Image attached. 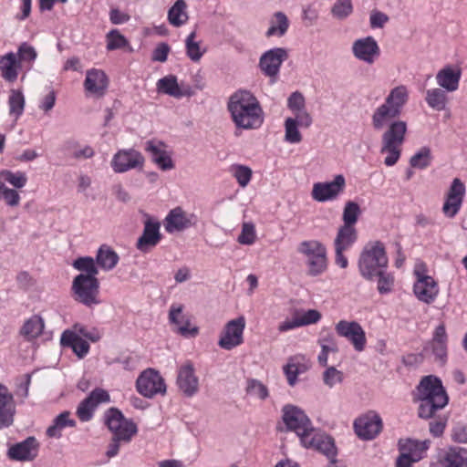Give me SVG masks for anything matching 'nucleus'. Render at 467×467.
Here are the masks:
<instances>
[{
	"label": "nucleus",
	"mask_w": 467,
	"mask_h": 467,
	"mask_svg": "<svg viewBox=\"0 0 467 467\" xmlns=\"http://www.w3.org/2000/svg\"><path fill=\"white\" fill-rule=\"evenodd\" d=\"M400 114L382 103L374 111L371 116V123L376 130H381L387 128L381 136V153H387L384 160L386 166L395 165L401 154V146L405 141L408 130L406 121L395 119Z\"/></svg>",
	"instance_id": "f257e3e1"
},
{
	"label": "nucleus",
	"mask_w": 467,
	"mask_h": 467,
	"mask_svg": "<svg viewBox=\"0 0 467 467\" xmlns=\"http://www.w3.org/2000/svg\"><path fill=\"white\" fill-rule=\"evenodd\" d=\"M227 109L237 129L256 130L265 120V113L258 99L249 90L239 89L228 99Z\"/></svg>",
	"instance_id": "f03ea898"
},
{
	"label": "nucleus",
	"mask_w": 467,
	"mask_h": 467,
	"mask_svg": "<svg viewBox=\"0 0 467 467\" xmlns=\"http://www.w3.org/2000/svg\"><path fill=\"white\" fill-rule=\"evenodd\" d=\"M416 396L420 401L418 414L422 419L432 418L436 411L443 409L449 401L441 380L432 375L422 378L417 387Z\"/></svg>",
	"instance_id": "7ed1b4c3"
},
{
	"label": "nucleus",
	"mask_w": 467,
	"mask_h": 467,
	"mask_svg": "<svg viewBox=\"0 0 467 467\" xmlns=\"http://www.w3.org/2000/svg\"><path fill=\"white\" fill-rule=\"evenodd\" d=\"M388 256L384 244L379 241L368 243L358 258V266L360 275L373 280L379 272L388 267Z\"/></svg>",
	"instance_id": "20e7f679"
},
{
	"label": "nucleus",
	"mask_w": 467,
	"mask_h": 467,
	"mask_svg": "<svg viewBox=\"0 0 467 467\" xmlns=\"http://www.w3.org/2000/svg\"><path fill=\"white\" fill-rule=\"evenodd\" d=\"M283 421L288 431H294L301 443H308L307 437L316 428L303 410L297 406L287 404L283 407Z\"/></svg>",
	"instance_id": "39448f33"
},
{
	"label": "nucleus",
	"mask_w": 467,
	"mask_h": 467,
	"mask_svg": "<svg viewBox=\"0 0 467 467\" xmlns=\"http://www.w3.org/2000/svg\"><path fill=\"white\" fill-rule=\"evenodd\" d=\"M72 292L75 300L88 307H93L101 303L99 299V281L97 277L78 275L72 282Z\"/></svg>",
	"instance_id": "423d86ee"
},
{
	"label": "nucleus",
	"mask_w": 467,
	"mask_h": 467,
	"mask_svg": "<svg viewBox=\"0 0 467 467\" xmlns=\"http://www.w3.org/2000/svg\"><path fill=\"white\" fill-rule=\"evenodd\" d=\"M298 253L306 257L308 273L317 276L326 271L327 266V249L317 240L304 241L299 244Z\"/></svg>",
	"instance_id": "0eeeda50"
},
{
	"label": "nucleus",
	"mask_w": 467,
	"mask_h": 467,
	"mask_svg": "<svg viewBox=\"0 0 467 467\" xmlns=\"http://www.w3.org/2000/svg\"><path fill=\"white\" fill-rule=\"evenodd\" d=\"M104 420L113 438L122 440L125 443L130 442L138 431L137 425L131 420L126 419L116 408L109 409L104 414Z\"/></svg>",
	"instance_id": "6e6552de"
},
{
	"label": "nucleus",
	"mask_w": 467,
	"mask_h": 467,
	"mask_svg": "<svg viewBox=\"0 0 467 467\" xmlns=\"http://www.w3.org/2000/svg\"><path fill=\"white\" fill-rule=\"evenodd\" d=\"M416 281L413 285V293L421 302L430 305L432 304L439 295V285L434 278L424 273L422 265H416L414 269Z\"/></svg>",
	"instance_id": "1a4fd4ad"
},
{
	"label": "nucleus",
	"mask_w": 467,
	"mask_h": 467,
	"mask_svg": "<svg viewBox=\"0 0 467 467\" xmlns=\"http://www.w3.org/2000/svg\"><path fill=\"white\" fill-rule=\"evenodd\" d=\"M465 193L466 188L464 183L459 178H454L444 195V202L441 207V212L446 218L453 219L459 213Z\"/></svg>",
	"instance_id": "9d476101"
},
{
	"label": "nucleus",
	"mask_w": 467,
	"mask_h": 467,
	"mask_svg": "<svg viewBox=\"0 0 467 467\" xmlns=\"http://www.w3.org/2000/svg\"><path fill=\"white\" fill-rule=\"evenodd\" d=\"M136 388L138 392L146 398H152L157 394L162 395L166 392L164 379L153 368H148L139 376Z\"/></svg>",
	"instance_id": "9b49d317"
},
{
	"label": "nucleus",
	"mask_w": 467,
	"mask_h": 467,
	"mask_svg": "<svg viewBox=\"0 0 467 467\" xmlns=\"http://www.w3.org/2000/svg\"><path fill=\"white\" fill-rule=\"evenodd\" d=\"M145 159L134 149L119 150L112 157L110 166L116 173H124L130 170L141 169Z\"/></svg>",
	"instance_id": "f8f14e48"
},
{
	"label": "nucleus",
	"mask_w": 467,
	"mask_h": 467,
	"mask_svg": "<svg viewBox=\"0 0 467 467\" xmlns=\"http://www.w3.org/2000/svg\"><path fill=\"white\" fill-rule=\"evenodd\" d=\"M345 187L346 180L343 175L338 174L332 182L314 183L311 196L319 202L334 201L344 192Z\"/></svg>",
	"instance_id": "ddd939ff"
},
{
	"label": "nucleus",
	"mask_w": 467,
	"mask_h": 467,
	"mask_svg": "<svg viewBox=\"0 0 467 467\" xmlns=\"http://www.w3.org/2000/svg\"><path fill=\"white\" fill-rule=\"evenodd\" d=\"M335 329L338 336L347 338L353 345L355 350L361 352L365 349L366 333L358 322L340 320L336 324Z\"/></svg>",
	"instance_id": "4468645a"
},
{
	"label": "nucleus",
	"mask_w": 467,
	"mask_h": 467,
	"mask_svg": "<svg viewBox=\"0 0 467 467\" xmlns=\"http://www.w3.org/2000/svg\"><path fill=\"white\" fill-rule=\"evenodd\" d=\"M245 327V319L239 317L229 321L222 332L218 345L226 350H230L243 343V334Z\"/></svg>",
	"instance_id": "2eb2a0df"
},
{
	"label": "nucleus",
	"mask_w": 467,
	"mask_h": 467,
	"mask_svg": "<svg viewBox=\"0 0 467 467\" xmlns=\"http://www.w3.org/2000/svg\"><path fill=\"white\" fill-rule=\"evenodd\" d=\"M353 56L359 61L372 65L380 55V48L373 36L356 39L351 47Z\"/></svg>",
	"instance_id": "dca6fc26"
},
{
	"label": "nucleus",
	"mask_w": 467,
	"mask_h": 467,
	"mask_svg": "<svg viewBox=\"0 0 467 467\" xmlns=\"http://www.w3.org/2000/svg\"><path fill=\"white\" fill-rule=\"evenodd\" d=\"M354 430L358 438L365 441L373 440L382 430L381 418L370 411L354 421Z\"/></svg>",
	"instance_id": "f3484780"
},
{
	"label": "nucleus",
	"mask_w": 467,
	"mask_h": 467,
	"mask_svg": "<svg viewBox=\"0 0 467 467\" xmlns=\"http://www.w3.org/2000/svg\"><path fill=\"white\" fill-rule=\"evenodd\" d=\"M288 57V52L284 47H275L265 51L260 57L259 67L262 72L269 78H276L282 63Z\"/></svg>",
	"instance_id": "a211bd4d"
},
{
	"label": "nucleus",
	"mask_w": 467,
	"mask_h": 467,
	"mask_svg": "<svg viewBox=\"0 0 467 467\" xmlns=\"http://www.w3.org/2000/svg\"><path fill=\"white\" fill-rule=\"evenodd\" d=\"M176 383L186 397H192L199 391V379L192 361L187 360L178 368Z\"/></svg>",
	"instance_id": "6ab92c4d"
},
{
	"label": "nucleus",
	"mask_w": 467,
	"mask_h": 467,
	"mask_svg": "<svg viewBox=\"0 0 467 467\" xmlns=\"http://www.w3.org/2000/svg\"><path fill=\"white\" fill-rule=\"evenodd\" d=\"M109 401V393L103 389H95L90 392V394L84 399L77 408L76 414L78 419L83 421H89L94 414L96 408L100 403H105Z\"/></svg>",
	"instance_id": "aec40b11"
},
{
	"label": "nucleus",
	"mask_w": 467,
	"mask_h": 467,
	"mask_svg": "<svg viewBox=\"0 0 467 467\" xmlns=\"http://www.w3.org/2000/svg\"><path fill=\"white\" fill-rule=\"evenodd\" d=\"M183 305L173 303L169 310V321L175 327L174 330L183 337H196L199 329L197 327H192L191 320L187 315L183 313Z\"/></svg>",
	"instance_id": "412c9836"
},
{
	"label": "nucleus",
	"mask_w": 467,
	"mask_h": 467,
	"mask_svg": "<svg viewBox=\"0 0 467 467\" xmlns=\"http://www.w3.org/2000/svg\"><path fill=\"white\" fill-rule=\"evenodd\" d=\"M197 222L198 218L193 213H187L181 207H176L166 216L164 227L166 232L172 234L194 226Z\"/></svg>",
	"instance_id": "4be33fe9"
},
{
	"label": "nucleus",
	"mask_w": 467,
	"mask_h": 467,
	"mask_svg": "<svg viewBox=\"0 0 467 467\" xmlns=\"http://www.w3.org/2000/svg\"><path fill=\"white\" fill-rule=\"evenodd\" d=\"M83 86L87 96L101 98L107 91L109 79L103 70L91 68L86 72Z\"/></svg>",
	"instance_id": "5701e85b"
},
{
	"label": "nucleus",
	"mask_w": 467,
	"mask_h": 467,
	"mask_svg": "<svg viewBox=\"0 0 467 467\" xmlns=\"http://www.w3.org/2000/svg\"><path fill=\"white\" fill-rule=\"evenodd\" d=\"M144 150L150 153L152 162L161 171H171L175 167L171 155L166 150L164 142L158 140H147Z\"/></svg>",
	"instance_id": "b1692460"
},
{
	"label": "nucleus",
	"mask_w": 467,
	"mask_h": 467,
	"mask_svg": "<svg viewBox=\"0 0 467 467\" xmlns=\"http://www.w3.org/2000/svg\"><path fill=\"white\" fill-rule=\"evenodd\" d=\"M307 440L309 441V444L301 443L304 447L315 449L325 454L329 460L336 458L337 449L331 437L315 429L314 431L308 435Z\"/></svg>",
	"instance_id": "393cba45"
},
{
	"label": "nucleus",
	"mask_w": 467,
	"mask_h": 467,
	"mask_svg": "<svg viewBox=\"0 0 467 467\" xmlns=\"http://www.w3.org/2000/svg\"><path fill=\"white\" fill-rule=\"evenodd\" d=\"M16 414V401L8 388L0 384V430L11 426Z\"/></svg>",
	"instance_id": "a878e982"
},
{
	"label": "nucleus",
	"mask_w": 467,
	"mask_h": 467,
	"mask_svg": "<svg viewBox=\"0 0 467 467\" xmlns=\"http://www.w3.org/2000/svg\"><path fill=\"white\" fill-rule=\"evenodd\" d=\"M156 88L159 93L169 95L175 99L191 97L192 95L191 87L180 86L177 77L174 75H167L160 78L156 83Z\"/></svg>",
	"instance_id": "bb28decb"
},
{
	"label": "nucleus",
	"mask_w": 467,
	"mask_h": 467,
	"mask_svg": "<svg viewBox=\"0 0 467 467\" xmlns=\"http://www.w3.org/2000/svg\"><path fill=\"white\" fill-rule=\"evenodd\" d=\"M430 467H467V450L451 447L437 462L431 463Z\"/></svg>",
	"instance_id": "cd10ccee"
},
{
	"label": "nucleus",
	"mask_w": 467,
	"mask_h": 467,
	"mask_svg": "<svg viewBox=\"0 0 467 467\" xmlns=\"http://www.w3.org/2000/svg\"><path fill=\"white\" fill-rule=\"evenodd\" d=\"M448 335L444 324H440L434 330L428 348H431L435 359L444 364L447 359Z\"/></svg>",
	"instance_id": "c85d7f7f"
},
{
	"label": "nucleus",
	"mask_w": 467,
	"mask_h": 467,
	"mask_svg": "<svg viewBox=\"0 0 467 467\" xmlns=\"http://www.w3.org/2000/svg\"><path fill=\"white\" fill-rule=\"evenodd\" d=\"M462 71L457 67L447 66L436 74L439 87L447 92H454L459 88Z\"/></svg>",
	"instance_id": "c756f323"
},
{
	"label": "nucleus",
	"mask_w": 467,
	"mask_h": 467,
	"mask_svg": "<svg viewBox=\"0 0 467 467\" xmlns=\"http://www.w3.org/2000/svg\"><path fill=\"white\" fill-rule=\"evenodd\" d=\"M160 240V223L147 221L144 225L143 233L138 239L136 246L140 251L147 253L156 246Z\"/></svg>",
	"instance_id": "7c9ffc66"
},
{
	"label": "nucleus",
	"mask_w": 467,
	"mask_h": 467,
	"mask_svg": "<svg viewBox=\"0 0 467 467\" xmlns=\"http://www.w3.org/2000/svg\"><path fill=\"white\" fill-rule=\"evenodd\" d=\"M38 443L34 437H29L24 441L13 445L8 451L11 459L18 461H31L37 455Z\"/></svg>",
	"instance_id": "2f4dec72"
},
{
	"label": "nucleus",
	"mask_w": 467,
	"mask_h": 467,
	"mask_svg": "<svg viewBox=\"0 0 467 467\" xmlns=\"http://www.w3.org/2000/svg\"><path fill=\"white\" fill-rule=\"evenodd\" d=\"M429 441H417L412 439L400 440L399 441V449L401 453L407 455L412 461L419 462L424 458L429 449Z\"/></svg>",
	"instance_id": "473e14b6"
},
{
	"label": "nucleus",
	"mask_w": 467,
	"mask_h": 467,
	"mask_svg": "<svg viewBox=\"0 0 467 467\" xmlns=\"http://www.w3.org/2000/svg\"><path fill=\"white\" fill-rule=\"evenodd\" d=\"M22 68L14 52H8L0 57V74L7 82H15L18 77V70Z\"/></svg>",
	"instance_id": "72a5a7b5"
},
{
	"label": "nucleus",
	"mask_w": 467,
	"mask_h": 467,
	"mask_svg": "<svg viewBox=\"0 0 467 467\" xmlns=\"http://www.w3.org/2000/svg\"><path fill=\"white\" fill-rule=\"evenodd\" d=\"M61 345L70 347L73 352L80 358L89 351V344L76 332L67 330L60 338Z\"/></svg>",
	"instance_id": "f704fd0d"
},
{
	"label": "nucleus",
	"mask_w": 467,
	"mask_h": 467,
	"mask_svg": "<svg viewBox=\"0 0 467 467\" xmlns=\"http://www.w3.org/2000/svg\"><path fill=\"white\" fill-rule=\"evenodd\" d=\"M44 328V318L39 315H33L25 320L19 333L27 341H32L42 335Z\"/></svg>",
	"instance_id": "c9c22d12"
},
{
	"label": "nucleus",
	"mask_w": 467,
	"mask_h": 467,
	"mask_svg": "<svg viewBox=\"0 0 467 467\" xmlns=\"http://www.w3.org/2000/svg\"><path fill=\"white\" fill-rule=\"evenodd\" d=\"M317 343L321 348V351L317 357L318 363L322 367H327L328 355L330 353L336 354L338 352V346L336 337L333 333L327 331V333L321 334Z\"/></svg>",
	"instance_id": "e433bc0d"
},
{
	"label": "nucleus",
	"mask_w": 467,
	"mask_h": 467,
	"mask_svg": "<svg viewBox=\"0 0 467 467\" xmlns=\"http://www.w3.org/2000/svg\"><path fill=\"white\" fill-rule=\"evenodd\" d=\"M289 26V19L284 12H275L269 19V27L265 32V36L282 37L287 33Z\"/></svg>",
	"instance_id": "4c0bfd02"
},
{
	"label": "nucleus",
	"mask_w": 467,
	"mask_h": 467,
	"mask_svg": "<svg viewBox=\"0 0 467 467\" xmlns=\"http://www.w3.org/2000/svg\"><path fill=\"white\" fill-rule=\"evenodd\" d=\"M409 100V90L404 85L393 88L385 98L384 103L401 114L404 106Z\"/></svg>",
	"instance_id": "58836bf2"
},
{
	"label": "nucleus",
	"mask_w": 467,
	"mask_h": 467,
	"mask_svg": "<svg viewBox=\"0 0 467 467\" xmlns=\"http://www.w3.org/2000/svg\"><path fill=\"white\" fill-rule=\"evenodd\" d=\"M76 425V420L70 418V412L65 410L53 420V423L47 429V435L51 438L59 439L65 428H74Z\"/></svg>",
	"instance_id": "ea45409f"
},
{
	"label": "nucleus",
	"mask_w": 467,
	"mask_h": 467,
	"mask_svg": "<svg viewBox=\"0 0 467 467\" xmlns=\"http://www.w3.org/2000/svg\"><path fill=\"white\" fill-rule=\"evenodd\" d=\"M119 260L118 254L108 245H101L96 254L97 265L104 271L112 270Z\"/></svg>",
	"instance_id": "a19ab883"
},
{
	"label": "nucleus",
	"mask_w": 467,
	"mask_h": 467,
	"mask_svg": "<svg viewBox=\"0 0 467 467\" xmlns=\"http://www.w3.org/2000/svg\"><path fill=\"white\" fill-rule=\"evenodd\" d=\"M358 240V231L355 226L341 225L334 240V246L349 249Z\"/></svg>",
	"instance_id": "79ce46f5"
},
{
	"label": "nucleus",
	"mask_w": 467,
	"mask_h": 467,
	"mask_svg": "<svg viewBox=\"0 0 467 467\" xmlns=\"http://www.w3.org/2000/svg\"><path fill=\"white\" fill-rule=\"evenodd\" d=\"M446 92L441 88L428 89L425 97L426 103L432 109L437 111L444 110L448 102Z\"/></svg>",
	"instance_id": "37998d69"
},
{
	"label": "nucleus",
	"mask_w": 467,
	"mask_h": 467,
	"mask_svg": "<svg viewBox=\"0 0 467 467\" xmlns=\"http://www.w3.org/2000/svg\"><path fill=\"white\" fill-rule=\"evenodd\" d=\"M186 3L184 0H176L174 5L168 11L169 23L176 27L182 26L188 20L186 12Z\"/></svg>",
	"instance_id": "c03bdc74"
},
{
	"label": "nucleus",
	"mask_w": 467,
	"mask_h": 467,
	"mask_svg": "<svg viewBox=\"0 0 467 467\" xmlns=\"http://www.w3.org/2000/svg\"><path fill=\"white\" fill-rule=\"evenodd\" d=\"M9 115L16 120L24 113L26 99L20 89H11L8 97Z\"/></svg>",
	"instance_id": "a18cd8bd"
},
{
	"label": "nucleus",
	"mask_w": 467,
	"mask_h": 467,
	"mask_svg": "<svg viewBox=\"0 0 467 467\" xmlns=\"http://www.w3.org/2000/svg\"><path fill=\"white\" fill-rule=\"evenodd\" d=\"M300 357H292L284 367V373L290 386H295L297 381V376L306 370V367L300 363Z\"/></svg>",
	"instance_id": "49530a36"
},
{
	"label": "nucleus",
	"mask_w": 467,
	"mask_h": 467,
	"mask_svg": "<svg viewBox=\"0 0 467 467\" xmlns=\"http://www.w3.org/2000/svg\"><path fill=\"white\" fill-rule=\"evenodd\" d=\"M0 182L3 184L9 183L16 189H21L27 182V176L24 171H12L10 170H3L0 171Z\"/></svg>",
	"instance_id": "de8ad7c7"
},
{
	"label": "nucleus",
	"mask_w": 467,
	"mask_h": 467,
	"mask_svg": "<svg viewBox=\"0 0 467 467\" xmlns=\"http://www.w3.org/2000/svg\"><path fill=\"white\" fill-rule=\"evenodd\" d=\"M72 266L84 274V276L97 277L99 274L97 262L90 256L77 258L74 260Z\"/></svg>",
	"instance_id": "09e8293b"
},
{
	"label": "nucleus",
	"mask_w": 467,
	"mask_h": 467,
	"mask_svg": "<svg viewBox=\"0 0 467 467\" xmlns=\"http://www.w3.org/2000/svg\"><path fill=\"white\" fill-rule=\"evenodd\" d=\"M16 55L22 67H26L27 69L32 67L33 63L37 57L35 47L26 42L22 43L18 47L17 53H16Z\"/></svg>",
	"instance_id": "8fccbe9b"
},
{
	"label": "nucleus",
	"mask_w": 467,
	"mask_h": 467,
	"mask_svg": "<svg viewBox=\"0 0 467 467\" xmlns=\"http://www.w3.org/2000/svg\"><path fill=\"white\" fill-rule=\"evenodd\" d=\"M432 156L429 147H422L415 152L410 159V165L412 168L423 170L431 163Z\"/></svg>",
	"instance_id": "3c124183"
},
{
	"label": "nucleus",
	"mask_w": 467,
	"mask_h": 467,
	"mask_svg": "<svg viewBox=\"0 0 467 467\" xmlns=\"http://www.w3.org/2000/svg\"><path fill=\"white\" fill-rule=\"evenodd\" d=\"M230 172L242 188H244L249 184L253 175L252 170L248 166L242 164L232 165L230 167Z\"/></svg>",
	"instance_id": "603ef678"
},
{
	"label": "nucleus",
	"mask_w": 467,
	"mask_h": 467,
	"mask_svg": "<svg viewBox=\"0 0 467 467\" xmlns=\"http://www.w3.org/2000/svg\"><path fill=\"white\" fill-rule=\"evenodd\" d=\"M353 13L351 0H337L331 7V15L337 20H345Z\"/></svg>",
	"instance_id": "864d4df0"
},
{
	"label": "nucleus",
	"mask_w": 467,
	"mask_h": 467,
	"mask_svg": "<svg viewBox=\"0 0 467 467\" xmlns=\"http://www.w3.org/2000/svg\"><path fill=\"white\" fill-rule=\"evenodd\" d=\"M361 213L359 205L352 201L347 202L343 210V225L355 226Z\"/></svg>",
	"instance_id": "5fc2aeb1"
},
{
	"label": "nucleus",
	"mask_w": 467,
	"mask_h": 467,
	"mask_svg": "<svg viewBox=\"0 0 467 467\" xmlns=\"http://www.w3.org/2000/svg\"><path fill=\"white\" fill-rule=\"evenodd\" d=\"M285 140L286 142L296 144L302 141V135L299 131V126L292 120V118H286L284 123Z\"/></svg>",
	"instance_id": "6e6d98bb"
},
{
	"label": "nucleus",
	"mask_w": 467,
	"mask_h": 467,
	"mask_svg": "<svg viewBox=\"0 0 467 467\" xmlns=\"http://www.w3.org/2000/svg\"><path fill=\"white\" fill-rule=\"evenodd\" d=\"M196 32L192 31L185 40L186 54L194 62L201 59L203 52L201 51L200 43L195 41Z\"/></svg>",
	"instance_id": "4d7b16f0"
},
{
	"label": "nucleus",
	"mask_w": 467,
	"mask_h": 467,
	"mask_svg": "<svg viewBox=\"0 0 467 467\" xmlns=\"http://www.w3.org/2000/svg\"><path fill=\"white\" fill-rule=\"evenodd\" d=\"M246 392L248 395L263 400H265L269 395L266 386L254 379L247 380Z\"/></svg>",
	"instance_id": "13d9d810"
},
{
	"label": "nucleus",
	"mask_w": 467,
	"mask_h": 467,
	"mask_svg": "<svg viewBox=\"0 0 467 467\" xmlns=\"http://www.w3.org/2000/svg\"><path fill=\"white\" fill-rule=\"evenodd\" d=\"M378 280V291L381 295L389 294L392 291L394 285V277L390 273H388L386 269L379 272L376 275Z\"/></svg>",
	"instance_id": "bf43d9fd"
},
{
	"label": "nucleus",
	"mask_w": 467,
	"mask_h": 467,
	"mask_svg": "<svg viewBox=\"0 0 467 467\" xmlns=\"http://www.w3.org/2000/svg\"><path fill=\"white\" fill-rule=\"evenodd\" d=\"M107 49H119L128 45L126 37L118 29H112L107 34Z\"/></svg>",
	"instance_id": "052dcab7"
},
{
	"label": "nucleus",
	"mask_w": 467,
	"mask_h": 467,
	"mask_svg": "<svg viewBox=\"0 0 467 467\" xmlns=\"http://www.w3.org/2000/svg\"><path fill=\"white\" fill-rule=\"evenodd\" d=\"M256 240L255 227L253 223H244L242 231L239 234L237 241L241 244L251 245Z\"/></svg>",
	"instance_id": "680f3d73"
},
{
	"label": "nucleus",
	"mask_w": 467,
	"mask_h": 467,
	"mask_svg": "<svg viewBox=\"0 0 467 467\" xmlns=\"http://www.w3.org/2000/svg\"><path fill=\"white\" fill-rule=\"evenodd\" d=\"M1 197L5 200V203L9 206H17L20 202V195L16 189H10L5 184L1 182Z\"/></svg>",
	"instance_id": "e2e57ef3"
},
{
	"label": "nucleus",
	"mask_w": 467,
	"mask_h": 467,
	"mask_svg": "<svg viewBox=\"0 0 467 467\" xmlns=\"http://www.w3.org/2000/svg\"><path fill=\"white\" fill-rule=\"evenodd\" d=\"M296 314L301 327L316 324L321 319V314L315 309H309L305 312H296Z\"/></svg>",
	"instance_id": "0e129e2a"
},
{
	"label": "nucleus",
	"mask_w": 467,
	"mask_h": 467,
	"mask_svg": "<svg viewBox=\"0 0 467 467\" xmlns=\"http://www.w3.org/2000/svg\"><path fill=\"white\" fill-rule=\"evenodd\" d=\"M287 108L292 111H299L306 109V99L299 91L293 92L287 99Z\"/></svg>",
	"instance_id": "69168bd1"
},
{
	"label": "nucleus",
	"mask_w": 467,
	"mask_h": 467,
	"mask_svg": "<svg viewBox=\"0 0 467 467\" xmlns=\"http://www.w3.org/2000/svg\"><path fill=\"white\" fill-rule=\"evenodd\" d=\"M342 379V373L335 367L327 368L323 374L324 383L330 388L334 387L337 383L341 382Z\"/></svg>",
	"instance_id": "338daca9"
},
{
	"label": "nucleus",
	"mask_w": 467,
	"mask_h": 467,
	"mask_svg": "<svg viewBox=\"0 0 467 467\" xmlns=\"http://www.w3.org/2000/svg\"><path fill=\"white\" fill-rule=\"evenodd\" d=\"M389 16L379 10H372L369 15V26L371 28H382L388 22Z\"/></svg>",
	"instance_id": "774afa93"
}]
</instances>
